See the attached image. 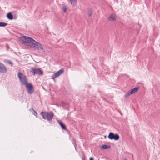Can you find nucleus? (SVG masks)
<instances>
[{
    "label": "nucleus",
    "mask_w": 160,
    "mask_h": 160,
    "mask_svg": "<svg viewBox=\"0 0 160 160\" xmlns=\"http://www.w3.org/2000/svg\"><path fill=\"white\" fill-rule=\"evenodd\" d=\"M23 38L25 40V42L28 44V46H29L30 48H32L39 51H42L44 52H45L42 45L31 37L23 36Z\"/></svg>",
    "instance_id": "f257e3e1"
},
{
    "label": "nucleus",
    "mask_w": 160,
    "mask_h": 160,
    "mask_svg": "<svg viewBox=\"0 0 160 160\" xmlns=\"http://www.w3.org/2000/svg\"><path fill=\"white\" fill-rule=\"evenodd\" d=\"M41 114L44 119H47L48 121L51 120L53 116V114L52 112H41Z\"/></svg>",
    "instance_id": "f03ea898"
},
{
    "label": "nucleus",
    "mask_w": 160,
    "mask_h": 160,
    "mask_svg": "<svg viewBox=\"0 0 160 160\" xmlns=\"http://www.w3.org/2000/svg\"><path fill=\"white\" fill-rule=\"evenodd\" d=\"M18 77L22 84L25 85L28 83V80L26 77L20 72L18 73Z\"/></svg>",
    "instance_id": "7ed1b4c3"
},
{
    "label": "nucleus",
    "mask_w": 160,
    "mask_h": 160,
    "mask_svg": "<svg viewBox=\"0 0 160 160\" xmlns=\"http://www.w3.org/2000/svg\"><path fill=\"white\" fill-rule=\"evenodd\" d=\"M30 72H31L33 75H34L35 74L41 75L43 74V71L39 68H32L30 70Z\"/></svg>",
    "instance_id": "20e7f679"
},
{
    "label": "nucleus",
    "mask_w": 160,
    "mask_h": 160,
    "mask_svg": "<svg viewBox=\"0 0 160 160\" xmlns=\"http://www.w3.org/2000/svg\"><path fill=\"white\" fill-rule=\"evenodd\" d=\"M108 138L110 140L114 139L115 140H118L119 139V136L117 134H114L112 132H110L108 136Z\"/></svg>",
    "instance_id": "39448f33"
},
{
    "label": "nucleus",
    "mask_w": 160,
    "mask_h": 160,
    "mask_svg": "<svg viewBox=\"0 0 160 160\" xmlns=\"http://www.w3.org/2000/svg\"><path fill=\"white\" fill-rule=\"evenodd\" d=\"M139 89L138 87H135L134 88L132 89L131 90H129L125 94V97H127L129 95L133 94L137 92Z\"/></svg>",
    "instance_id": "423d86ee"
},
{
    "label": "nucleus",
    "mask_w": 160,
    "mask_h": 160,
    "mask_svg": "<svg viewBox=\"0 0 160 160\" xmlns=\"http://www.w3.org/2000/svg\"><path fill=\"white\" fill-rule=\"evenodd\" d=\"M27 90L28 92L31 94L34 92L33 86L31 83H27L25 85Z\"/></svg>",
    "instance_id": "0eeeda50"
},
{
    "label": "nucleus",
    "mask_w": 160,
    "mask_h": 160,
    "mask_svg": "<svg viewBox=\"0 0 160 160\" xmlns=\"http://www.w3.org/2000/svg\"><path fill=\"white\" fill-rule=\"evenodd\" d=\"M63 69H61L56 72L55 74L52 76V79H54L55 78L58 77L63 72Z\"/></svg>",
    "instance_id": "6e6552de"
},
{
    "label": "nucleus",
    "mask_w": 160,
    "mask_h": 160,
    "mask_svg": "<svg viewBox=\"0 0 160 160\" xmlns=\"http://www.w3.org/2000/svg\"><path fill=\"white\" fill-rule=\"evenodd\" d=\"M7 69L5 66L0 63V73H5L6 72Z\"/></svg>",
    "instance_id": "1a4fd4ad"
},
{
    "label": "nucleus",
    "mask_w": 160,
    "mask_h": 160,
    "mask_svg": "<svg viewBox=\"0 0 160 160\" xmlns=\"http://www.w3.org/2000/svg\"><path fill=\"white\" fill-rule=\"evenodd\" d=\"M117 17L116 15L114 13L111 14L108 18V19L110 21H114L116 20Z\"/></svg>",
    "instance_id": "9d476101"
},
{
    "label": "nucleus",
    "mask_w": 160,
    "mask_h": 160,
    "mask_svg": "<svg viewBox=\"0 0 160 160\" xmlns=\"http://www.w3.org/2000/svg\"><path fill=\"white\" fill-rule=\"evenodd\" d=\"M58 122L59 123L62 129L64 130H67L66 126L65 124H64L60 120H58Z\"/></svg>",
    "instance_id": "9b49d317"
},
{
    "label": "nucleus",
    "mask_w": 160,
    "mask_h": 160,
    "mask_svg": "<svg viewBox=\"0 0 160 160\" xmlns=\"http://www.w3.org/2000/svg\"><path fill=\"white\" fill-rule=\"evenodd\" d=\"M7 17L9 20H12L13 19V16L11 12L8 13L7 14Z\"/></svg>",
    "instance_id": "f8f14e48"
},
{
    "label": "nucleus",
    "mask_w": 160,
    "mask_h": 160,
    "mask_svg": "<svg viewBox=\"0 0 160 160\" xmlns=\"http://www.w3.org/2000/svg\"><path fill=\"white\" fill-rule=\"evenodd\" d=\"M110 147L109 145L103 144L102 145L101 148V149L105 150L110 148Z\"/></svg>",
    "instance_id": "ddd939ff"
},
{
    "label": "nucleus",
    "mask_w": 160,
    "mask_h": 160,
    "mask_svg": "<svg viewBox=\"0 0 160 160\" xmlns=\"http://www.w3.org/2000/svg\"><path fill=\"white\" fill-rule=\"evenodd\" d=\"M70 3L72 6H75L77 3L76 0H69Z\"/></svg>",
    "instance_id": "4468645a"
},
{
    "label": "nucleus",
    "mask_w": 160,
    "mask_h": 160,
    "mask_svg": "<svg viewBox=\"0 0 160 160\" xmlns=\"http://www.w3.org/2000/svg\"><path fill=\"white\" fill-rule=\"evenodd\" d=\"M8 25L7 23L0 22V27H5Z\"/></svg>",
    "instance_id": "2eb2a0df"
},
{
    "label": "nucleus",
    "mask_w": 160,
    "mask_h": 160,
    "mask_svg": "<svg viewBox=\"0 0 160 160\" xmlns=\"http://www.w3.org/2000/svg\"><path fill=\"white\" fill-rule=\"evenodd\" d=\"M67 8V7L66 6H63L62 9L63 11L64 12H66Z\"/></svg>",
    "instance_id": "dca6fc26"
},
{
    "label": "nucleus",
    "mask_w": 160,
    "mask_h": 160,
    "mask_svg": "<svg viewBox=\"0 0 160 160\" xmlns=\"http://www.w3.org/2000/svg\"><path fill=\"white\" fill-rule=\"evenodd\" d=\"M32 110L33 111H34V113H33V114L36 116V117H38V115H37V112H36V111H35L33 109V108H32Z\"/></svg>",
    "instance_id": "f3484780"
},
{
    "label": "nucleus",
    "mask_w": 160,
    "mask_h": 160,
    "mask_svg": "<svg viewBox=\"0 0 160 160\" xmlns=\"http://www.w3.org/2000/svg\"><path fill=\"white\" fill-rule=\"evenodd\" d=\"M7 63L10 65H12L13 64V63L10 60H8L7 61Z\"/></svg>",
    "instance_id": "a211bd4d"
},
{
    "label": "nucleus",
    "mask_w": 160,
    "mask_h": 160,
    "mask_svg": "<svg viewBox=\"0 0 160 160\" xmlns=\"http://www.w3.org/2000/svg\"><path fill=\"white\" fill-rule=\"evenodd\" d=\"M92 12H91L89 11V12H88V15H89V17H91L92 16Z\"/></svg>",
    "instance_id": "6ab92c4d"
},
{
    "label": "nucleus",
    "mask_w": 160,
    "mask_h": 160,
    "mask_svg": "<svg viewBox=\"0 0 160 160\" xmlns=\"http://www.w3.org/2000/svg\"><path fill=\"white\" fill-rule=\"evenodd\" d=\"M73 144L74 145L75 148L76 147V142L74 140H73V142H72Z\"/></svg>",
    "instance_id": "aec40b11"
},
{
    "label": "nucleus",
    "mask_w": 160,
    "mask_h": 160,
    "mask_svg": "<svg viewBox=\"0 0 160 160\" xmlns=\"http://www.w3.org/2000/svg\"><path fill=\"white\" fill-rule=\"evenodd\" d=\"M89 160H93V158L92 157H91L90 158V159H89Z\"/></svg>",
    "instance_id": "412c9836"
},
{
    "label": "nucleus",
    "mask_w": 160,
    "mask_h": 160,
    "mask_svg": "<svg viewBox=\"0 0 160 160\" xmlns=\"http://www.w3.org/2000/svg\"><path fill=\"white\" fill-rule=\"evenodd\" d=\"M123 160H127V159L125 158Z\"/></svg>",
    "instance_id": "4be33fe9"
}]
</instances>
